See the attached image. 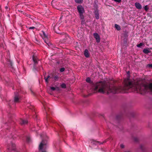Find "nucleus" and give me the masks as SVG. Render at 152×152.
Returning a JSON list of instances; mask_svg holds the SVG:
<instances>
[{"label":"nucleus","mask_w":152,"mask_h":152,"mask_svg":"<svg viewBox=\"0 0 152 152\" xmlns=\"http://www.w3.org/2000/svg\"><path fill=\"white\" fill-rule=\"evenodd\" d=\"M129 72H127L128 75L126 79L124 80V86H111L109 83L100 81L97 83L95 85L94 90L104 94L107 93V94L112 93L113 94L118 93L119 92H125L126 90L130 91H135L139 92L142 94L143 92H145L148 91L152 92V83L149 84H144L143 83L141 79L137 80L134 83L130 81Z\"/></svg>","instance_id":"1"},{"label":"nucleus","mask_w":152,"mask_h":152,"mask_svg":"<svg viewBox=\"0 0 152 152\" xmlns=\"http://www.w3.org/2000/svg\"><path fill=\"white\" fill-rule=\"evenodd\" d=\"M48 146L47 141L46 140L42 139L39 146V152H47L46 149Z\"/></svg>","instance_id":"2"},{"label":"nucleus","mask_w":152,"mask_h":152,"mask_svg":"<svg viewBox=\"0 0 152 152\" xmlns=\"http://www.w3.org/2000/svg\"><path fill=\"white\" fill-rule=\"evenodd\" d=\"M41 102L43 105L44 110L47 114L46 118L47 121L48 122L49 121H52L50 118L48 116V112H49L50 111V108L48 107V104L44 101H42Z\"/></svg>","instance_id":"3"},{"label":"nucleus","mask_w":152,"mask_h":152,"mask_svg":"<svg viewBox=\"0 0 152 152\" xmlns=\"http://www.w3.org/2000/svg\"><path fill=\"white\" fill-rule=\"evenodd\" d=\"M60 34L61 37V41L62 43L67 42L70 39L67 34L65 33H63Z\"/></svg>","instance_id":"4"},{"label":"nucleus","mask_w":152,"mask_h":152,"mask_svg":"<svg viewBox=\"0 0 152 152\" xmlns=\"http://www.w3.org/2000/svg\"><path fill=\"white\" fill-rule=\"evenodd\" d=\"M8 149L9 150H11V152H19L16 150L15 145L13 142L11 143V146H8Z\"/></svg>","instance_id":"5"},{"label":"nucleus","mask_w":152,"mask_h":152,"mask_svg":"<svg viewBox=\"0 0 152 152\" xmlns=\"http://www.w3.org/2000/svg\"><path fill=\"white\" fill-rule=\"evenodd\" d=\"M77 8L79 14H83L85 12L84 8L81 5H78Z\"/></svg>","instance_id":"6"},{"label":"nucleus","mask_w":152,"mask_h":152,"mask_svg":"<svg viewBox=\"0 0 152 152\" xmlns=\"http://www.w3.org/2000/svg\"><path fill=\"white\" fill-rule=\"evenodd\" d=\"M127 107L126 106H123L122 107V111H121L120 113V115H118L116 116V118L117 119H119L121 117V116L123 113H125V109Z\"/></svg>","instance_id":"7"},{"label":"nucleus","mask_w":152,"mask_h":152,"mask_svg":"<svg viewBox=\"0 0 152 152\" xmlns=\"http://www.w3.org/2000/svg\"><path fill=\"white\" fill-rule=\"evenodd\" d=\"M96 7V9L94 11V13L95 15V17L96 19H98L99 18V13L97 8V6H96V7Z\"/></svg>","instance_id":"8"},{"label":"nucleus","mask_w":152,"mask_h":152,"mask_svg":"<svg viewBox=\"0 0 152 152\" xmlns=\"http://www.w3.org/2000/svg\"><path fill=\"white\" fill-rule=\"evenodd\" d=\"M94 38L96 39L97 42H99L100 41V37L99 36L97 33H94L93 34Z\"/></svg>","instance_id":"9"},{"label":"nucleus","mask_w":152,"mask_h":152,"mask_svg":"<svg viewBox=\"0 0 152 152\" xmlns=\"http://www.w3.org/2000/svg\"><path fill=\"white\" fill-rule=\"evenodd\" d=\"M51 78L52 79H53L55 81H57L59 79V75L58 74H53Z\"/></svg>","instance_id":"10"},{"label":"nucleus","mask_w":152,"mask_h":152,"mask_svg":"<svg viewBox=\"0 0 152 152\" xmlns=\"http://www.w3.org/2000/svg\"><path fill=\"white\" fill-rule=\"evenodd\" d=\"M15 96L14 98V102L15 103L19 102L21 100L20 98L18 96Z\"/></svg>","instance_id":"11"},{"label":"nucleus","mask_w":152,"mask_h":152,"mask_svg":"<svg viewBox=\"0 0 152 152\" xmlns=\"http://www.w3.org/2000/svg\"><path fill=\"white\" fill-rule=\"evenodd\" d=\"M134 5L136 8L138 10H140L142 8L141 5L139 3L136 2L135 3Z\"/></svg>","instance_id":"12"},{"label":"nucleus","mask_w":152,"mask_h":152,"mask_svg":"<svg viewBox=\"0 0 152 152\" xmlns=\"http://www.w3.org/2000/svg\"><path fill=\"white\" fill-rule=\"evenodd\" d=\"M20 123L22 125H25L28 123V121L26 120L21 119L20 121Z\"/></svg>","instance_id":"13"},{"label":"nucleus","mask_w":152,"mask_h":152,"mask_svg":"<svg viewBox=\"0 0 152 152\" xmlns=\"http://www.w3.org/2000/svg\"><path fill=\"white\" fill-rule=\"evenodd\" d=\"M32 59L34 63V66L37 63V58L36 56L33 55L32 56Z\"/></svg>","instance_id":"14"},{"label":"nucleus","mask_w":152,"mask_h":152,"mask_svg":"<svg viewBox=\"0 0 152 152\" xmlns=\"http://www.w3.org/2000/svg\"><path fill=\"white\" fill-rule=\"evenodd\" d=\"M84 55L86 58H88L89 56V53L88 50L86 49L85 50L84 52Z\"/></svg>","instance_id":"15"},{"label":"nucleus","mask_w":152,"mask_h":152,"mask_svg":"<svg viewBox=\"0 0 152 152\" xmlns=\"http://www.w3.org/2000/svg\"><path fill=\"white\" fill-rule=\"evenodd\" d=\"M143 52L145 54H148L150 53L151 51L149 50L148 48H146L143 49Z\"/></svg>","instance_id":"16"},{"label":"nucleus","mask_w":152,"mask_h":152,"mask_svg":"<svg viewBox=\"0 0 152 152\" xmlns=\"http://www.w3.org/2000/svg\"><path fill=\"white\" fill-rule=\"evenodd\" d=\"M115 27L118 30H120L121 29V28L120 26L117 25V24H115Z\"/></svg>","instance_id":"17"},{"label":"nucleus","mask_w":152,"mask_h":152,"mask_svg":"<svg viewBox=\"0 0 152 152\" xmlns=\"http://www.w3.org/2000/svg\"><path fill=\"white\" fill-rule=\"evenodd\" d=\"M43 39L45 42V43H46V44H48V43L49 42V41H48V38L47 37H45V38H43Z\"/></svg>","instance_id":"18"},{"label":"nucleus","mask_w":152,"mask_h":152,"mask_svg":"<svg viewBox=\"0 0 152 152\" xmlns=\"http://www.w3.org/2000/svg\"><path fill=\"white\" fill-rule=\"evenodd\" d=\"M140 148L141 150L142 151V152H144V146L142 145H141L140 146Z\"/></svg>","instance_id":"19"},{"label":"nucleus","mask_w":152,"mask_h":152,"mask_svg":"<svg viewBox=\"0 0 152 152\" xmlns=\"http://www.w3.org/2000/svg\"><path fill=\"white\" fill-rule=\"evenodd\" d=\"M75 1L79 4H81L83 2V0H75Z\"/></svg>","instance_id":"20"},{"label":"nucleus","mask_w":152,"mask_h":152,"mask_svg":"<svg viewBox=\"0 0 152 152\" xmlns=\"http://www.w3.org/2000/svg\"><path fill=\"white\" fill-rule=\"evenodd\" d=\"M50 89L52 91H54L56 90H58V88L57 87H51Z\"/></svg>","instance_id":"21"},{"label":"nucleus","mask_w":152,"mask_h":152,"mask_svg":"<svg viewBox=\"0 0 152 152\" xmlns=\"http://www.w3.org/2000/svg\"><path fill=\"white\" fill-rule=\"evenodd\" d=\"M86 81L88 83H91L92 82L91 81V80L90 78L87 77L86 79Z\"/></svg>","instance_id":"22"},{"label":"nucleus","mask_w":152,"mask_h":152,"mask_svg":"<svg viewBox=\"0 0 152 152\" xmlns=\"http://www.w3.org/2000/svg\"><path fill=\"white\" fill-rule=\"evenodd\" d=\"M42 32L43 33V35L42 36V38H45V37H47V36L45 34V33L44 31H42Z\"/></svg>","instance_id":"23"},{"label":"nucleus","mask_w":152,"mask_h":152,"mask_svg":"<svg viewBox=\"0 0 152 152\" xmlns=\"http://www.w3.org/2000/svg\"><path fill=\"white\" fill-rule=\"evenodd\" d=\"M145 10L147 12L149 9V7L148 5L145 6L144 8Z\"/></svg>","instance_id":"24"},{"label":"nucleus","mask_w":152,"mask_h":152,"mask_svg":"<svg viewBox=\"0 0 152 152\" xmlns=\"http://www.w3.org/2000/svg\"><path fill=\"white\" fill-rule=\"evenodd\" d=\"M28 107L29 108L32 110H35V109H34V107L31 105H30L29 106H28Z\"/></svg>","instance_id":"25"},{"label":"nucleus","mask_w":152,"mask_h":152,"mask_svg":"<svg viewBox=\"0 0 152 152\" xmlns=\"http://www.w3.org/2000/svg\"><path fill=\"white\" fill-rule=\"evenodd\" d=\"M61 87L62 88H66V85L64 83H63L61 85Z\"/></svg>","instance_id":"26"},{"label":"nucleus","mask_w":152,"mask_h":152,"mask_svg":"<svg viewBox=\"0 0 152 152\" xmlns=\"http://www.w3.org/2000/svg\"><path fill=\"white\" fill-rule=\"evenodd\" d=\"M80 18L81 19L83 20L84 18V15L83 14H79Z\"/></svg>","instance_id":"27"},{"label":"nucleus","mask_w":152,"mask_h":152,"mask_svg":"<svg viewBox=\"0 0 152 152\" xmlns=\"http://www.w3.org/2000/svg\"><path fill=\"white\" fill-rule=\"evenodd\" d=\"M26 141L28 142H29L30 141V138L29 137H26Z\"/></svg>","instance_id":"28"},{"label":"nucleus","mask_w":152,"mask_h":152,"mask_svg":"<svg viewBox=\"0 0 152 152\" xmlns=\"http://www.w3.org/2000/svg\"><path fill=\"white\" fill-rule=\"evenodd\" d=\"M99 142L98 141H96L95 140H93L92 142L91 143H92V144H96L97 143H98Z\"/></svg>","instance_id":"29"},{"label":"nucleus","mask_w":152,"mask_h":152,"mask_svg":"<svg viewBox=\"0 0 152 152\" xmlns=\"http://www.w3.org/2000/svg\"><path fill=\"white\" fill-rule=\"evenodd\" d=\"M143 45V44L142 43H140L139 44H138L137 45V46L138 47H140L142 46Z\"/></svg>","instance_id":"30"},{"label":"nucleus","mask_w":152,"mask_h":152,"mask_svg":"<svg viewBox=\"0 0 152 152\" xmlns=\"http://www.w3.org/2000/svg\"><path fill=\"white\" fill-rule=\"evenodd\" d=\"M27 28H28L29 29H33L35 28V27L34 26L32 27H27Z\"/></svg>","instance_id":"31"},{"label":"nucleus","mask_w":152,"mask_h":152,"mask_svg":"<svg viewBox=\"0 0 152 152\" xmlns=\"http://www.w3.org/2000/svg\"><path fill=\"white\" fill-rule=\"evenodd\" d=\"M65 68H62L60 69V72H63L64 71Z\"/></svg>","instance_id":"32"},{"label":"nucleus","mask_w":152,"mask_h":152,"mask_svg":"<svg viewBox=\"0 0 152 152\" xmlns=\"http://www.w3.org/2000/svg\"><path fill=\"white\" fill-rule=\"evenodd\" d=\"M112 139V137H110L109 138H107L106 140L104 141L103 142L101 143L102 144L103 143L105 142H107V140H109L110 139Z\"/></svg>","instance_id":"33"},{"label":"nucleus","mask_w":152,"mask_h":152,"mask_svg":"<svg viewBox=\"0 0 152 152\" xmlns=\"http://www.w3.org/2000/svg\"><path fill=\"white\" fill-rule=\"evenodd\" d=\"M44 79L45 80V82L47 83H48V78H47L45 76L44 77Z\"/></svg>","instance_id":"34"},{"label":"nucleus","mask_w":152,"mask_h":152,"mask_svg":"<svg viewBox=\"0 0 152 152\" xmlns=\"http://www.w3.org/2000/svg\"><path fill=\"white\" fill-rule=\"evenodd\" d=\"M34 113L35 114L34 115H33V118H37V115H36V112H34V113Z\"/></svg>","instance_id":"35"},{"label":"nucleus","mask_w":152,"mask_h":152,"mask_svg":"<svg viewBox=\"0 0 152 152\" xmlns=\"http://www.w3.org/2000/svg\"><path fill=\"white\" fill-rule=\"evenodd\" d=\"M114 1L116 2H118V3H120L121 1V0H114Z\"/></svg>","instance_id":"36"},{"label":"nucleus","mask_w":152,"mask_h":152,"mask_svg":"<svg viewBox=\"0 0 152 152\" xmlns=\"http://www.w3.org/2000/svg\"><path fill=\"white\" fill-rule=\"evenodd\" d=\"M58 134L59 136H61V135H62V134L61 133V131H59V132H58Z\"/></svg>","instance_id":"37"},{"label":"nucleus","mask_w":152,"mask_h":152,"mask_svg":"<svg viewBox=\"0 0 152 152\" xmlns=\"http://www.w3.org/2000/svg\"><path fill=\"white\" fill-rule=\"evenodd\" d=\"M120 147L122 148H124V146L123 144H121L120 145Z\"/></svg>","instance_id":"38"},{"label":"nucleus","mask_w":152,"mask_h":152,"mask_svg":"<svg viewBox=\"0 0 152 152\" xmlns=\"http://www.w3.org/2000/svg\"><path fill=\"white\" fill-rule=\"evenodd\" d=\"M134 141L136 142H138V139L137 138H136V137L134 138Z\"/></svg>","instance_id":"39"},{"label":"nucleus","mask_w":152,"mask_h":152,"mask_svg":"<svg viewBox=\"0 0 152 152\" xmlns=\"http://www.w3.org/2000/svg\"><path fill=\"white\" fill-rule=\"evenodd\" d=\"M148 66L152 68V64H149L148 65Z\"/></svg>","instance_id":"40"},{"label":"nucleus","mask_w":152,"mask_h":152,"mask_svg":"<svg viewBox=\"0 0 152 152\" xmlns=\"http://www.w3.org/2000/svg\"><path fill=\"white\" fill-rule=\"evenodd\" d=\"M148 48V50H151V49H152V48Z\"/></svg>","instance_id":"41"},{"label":"nucleus","mask_w":152,"mask_h":152,"mask_svg":"<svg viewBox=\"0 0 152 152\" xmlns=\"http://www.w3.org/2000/svg\"><path fill=\"white\" fill-rule=\"evenodd\" d=\"M50 77V76L49 75H48L47 77H46L47 78H48V79Z\"/></svg>","instance_id":"42"},{"label":"nucleus","mask_w":152,"mask_h":152,"mask_svg":"<svg viewBox=\"0 0 152 152\" xmlns=\"http://www.w3.org/2000/svg\"><path fill=\"white\" fill-rule=\"evenodd\" d=\"M124 152H131V151H124Z\"/></svg>","instance_id":"43"},{"label":"nucleus","mask_w":152,"mask_h":152,"mask_svg":"<svg viewBox=\"0 0 152 152\" xmlns=\"http://www.w3.org/2000/svg\"><path fill=\"white\" fill-rule=\"evenodd\" d=\"M30 91L31 92V93H32L31 94H34V93L33 92V91H32L31 90H30Z\"/></svg>","instance_id":"44"},{"label":"nucleus","mask_w":152,"mask_h":152,"mask_svg":"<svg viewBox=\"0 0 152 152\" xmlns=\"http://www.w3.org/2000/svg\"><path fill=\"white\" fill-rule=\"evenodd\" d=\"M5 8H6V9H7V8H8V7H5Z\"/></svg>","instance_id":"45"},{"label":"nucleus","mask_w":152,"mask_h":152,"mask_svg":"<svg viewBox=\"0 0 152 152\" xmlns=\"http://www.w3.org/2000/svg\"><path fill=\"white\" fill-rule=\"evenodd\" d=\"M40 136H41V137H42V135H40Z\"/></svg>","instance_id":"46"}]
</instances>
